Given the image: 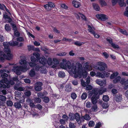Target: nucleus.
I'll return each mask as SVG.
<instances>
[{
    "mask_svg": "<svg viewBox=\"0 0 128 128\" xmlns=\"http://www.w3.org/2000/svg\"><path fill=\"white\" fill-rule=\"evenodd\" d=\"M66 68L69 69H71L72 72L74 74V76L75 78L78 77L80 78L82 76L84 78H86L87 76V72L86 71H83L82 66L80 64H78L76 66L74 65L71 64L70 61L64 60V70Z\"/></svg>",
    "mask_w": 128,
    "mask_h": 128,
    "instance_id": "obj_1",
    "label": "nucleus"
},
{
    "mask_svg": "<svg viewBox=\"0 0 128 128\" xmlns=\"http://www.w3.org/2000/svg\"><path fill=\"white\" fill-rule=\"evenodd\" d=\"M20 63L23 66H18L15 64L13 66V68L12 70L17 75H20L22 72L25 69L27 68V63L26 59H21L19 61Z\"/></svg>",
    "mask_w": 128,
    "mask_h": 128,
    "instance_id": "obj_2",
    "label": "nucleus"
},
{
    "mask_svg": "<svg viewBox=\"0 0 128 128\" xmlns=\"http://www.w3.org/2000/svg\"><path fill=\"white\" fill-rule=\"evenodd\" d=\"M107 67V65L104 63L101 62H99L97 63L94 66V68L100 71H103L105 70Z\"/></svg>",
    "mask_w": 128,
    "mask_h": 128,
    "instance_id": "obj_3",
    "label": "nucleus"
},
{
    "mask_svg": "<svg viewBox=\"0 0 128 128\" xmlns=\"http://www.w3.org/2000/svg\"><path fill=\"white\" fill-rule=\"evenodd\" d=\"M124 0H112V2L113 5H115L118 2L119 4L121 7L126 6V4L124 2Z\"/></svg>",
    "mask_w": 128,
    "mask_h": 128,
    "instance_id": "obj_4",
    "label": "nucleus"
},
{
    "mask_svg": "<svg viewBox=\"0 0 128 128\" xmlns=\"http://www.w3.org/2000/svg\"><path fill=\"white\" fill-rule=\"evenodd\" d=\"M43 84L42 83L40 82H36L35 84L34 89L36 91H41L42 89V86Z\"/></svg>",
    "mask_w": 128,
    "mask_h": 128,
    "instance_id": "obj_5",
    "label": "nucleus"
},
{
    "mask_svg": "<svg viewBox=\"0 0 128 128\" xmlns=\"http://www.w3.org/2000/svg\"><path fill=\"white\" fill-rule=\"evenodd\" d=\"M96 16L98 19H100L102 21L105 20L108 18L107 16L102 14H97L96 15Z\"/></svg>",
    "mask_w": 128,
    "mask_h": 128,
    "instance_id": "obj_6",
    "label": "nucleus"
},
{
    "mask_svg": "<svg viewBox=\"0 0 128 128\" xmlns=\"http://www.w3.org/2000/svg\"><path fill=\"white\" fill-rule=\"evenodd\" d=\"M55 5L52 2H48V4L44 5V8L48 10H50L52 8H54Z\"/></svg>",
    "mask_w": 128,
    "mask_h": 128,
    "instance_id": "obj_7",
    "label": "nucleus"
},
{
    "mask_svg": "<svg viewBox=\"0 0 128 128\" xmlns=\"http://www.w3.org/2000/svg\"><path fill=\"white\" fill-rule=\"evenodd\" d=\"M96 82L100 86H104L105 85L106 83L105 80H96Z\"/></svg>",
    "mask_w": 128,
    "mask_h": 128,
    "instance_id": "obj_8",
    "label": "nucleus"
},
{
    "mask_svg": "<svg viewBox=\"0 0 128 128\" xmlns=\"http://www.w3.org/2000/svg\"><path fill=\"white\" fill-rule=\"evenodd\" d=\"M4 80H5V82H6L8 84L7 86L8 88H10V84L11 85H13L14 84V82L12 80H9L7 78H4Z\"/></svg>",
    "mask_w": 128,
    "mask_h": 128,
    "instance_id": "obj_9",
    "label": "nucleus"
},
{
    "mask_svg": "<svg viewBox=\"0 0 128 128\" xmlns=\"http://www.w3.org/2000/svg\"><path fill=\"white\" fill-rule=\"evenodd\" d=\"M39 60V62L43 65H44L47 64V60L44 57L40 58Z\"/></svg>",
    "mask_w": 128,
    "mask_h": 128,
    "instance_id": "obj_10",
    "label": "nucleus"
},
{
    "mask_svg": "<svg viewBox=\"0 0 128 128\" xmlns=\"http://www.w3.org/2000/svg\"><path fill=\"white\" fill-rule=\"evenodd\" d=\"M122 99V95L120 94L116 95L114 98V100L116 102H120Z\"/></svg>",
    "mask_w": 128,
    "mask_h": 128,
    "instance_id": "obj_11",
    "label": "nucleus"
},
{
    "mask_svg": "<svg viewBox=\"0 0 128 128\" xmlns=\"http://www.w3.org/2000/svg\"><path fill=\"white\" fill-rule=\"evenodd\" d=\"M72 3L74 6L76 8H78L80 5V2L75 0H74L72 1Z\"/></svg>",
    "mask_w": 128,
    "mask_h": 128,
    "instance_id": "obj_12",
    "label": "nucleus"
},
{
    "mask_svg": "<svg viewBox=\"0 0 128 128\" xmlns=\"http://www.w3.org/2000/svg\"><path fill=\"white\" fill-rule=\"evenodd\" d=\"M8 76V74L6 73H4L3 74H1V76L2 78L1 80V82H5V80H4V78H7L6 77H7Z\"/></svg>",
    "mask_w": 128,
    "mask_h": 128,
    "instance_id": "obj_13",
    "label": "nucleus"
},
{
    "mask_svg": "<svg viewBox=\"0 0 128 128\" xmlns=\"http://www.w3.org/2000/svg\"><path fill=\"white\" fill-rule=\"evenodd\" d=\"M3 18L5 20H8V22L9 23H10L12 21V19L10 16H8L7 15L4 14L3 15Z\"/></svg>",
    "mask_w": 128,
    "mask_h": 128,
    "instance_id": "obj_14",
    "label": "nucleus"
},
{
    "mask_svg": "<svg viewBox=\"0 0 128 128\" xmlns=\"http://www.w3.org/2000/svg\"><path fill=\"white\" fill-rule=\"evenodd\" d=\"M88 31L92 34H94V30H95V28L94 27L92 28L91 26L89 25H88Z\"/></svg>",
    "mask_w": 128,
    "mask_h": 128,
    "instance_id": "obj_15",
    "label": "nucleus"
},
{
    "mask_svg": "<svg viewBox=\"0 0 128 128\" xmlns=\"http://www.w3.org/2000/svg\"><path fill=\"white\" fill-rule=\"evenodd\" d=\"M8 44L10 46H16L18 45V42L16 41L10 42H8Z\"/></svg>",
    "mask_w": 128,
    "mask_h": 128,
    "instance_id": "obj_16",
    "label": "nucleus"
},
{
    "mask_svg": "<svg viewBox=\"0 0 128 128\" xmlns=\"http://www.w3.org/2000/svg\"><path fill=\"white\" fill-rule=\"evenodd\" d=\"M97 97L94 96H92L91 98V100L93 104H96L97 102Z\"/></svg>",
    "mask_w": 128,
    "mask_h": 128,
    "instance_id": "obj_17",
    "label": "nucleus"
},
{
    "mask_svg": "<svg viewBox=\"0 0 128 128\" xmlns=\"http://www.w3.org/2000/svg\"><path fill=\"white\" fill-rule=\"evenodd\" d=\"M14 106L16 108L18 109L21 108L22 106L20 103L19 102H17L14 103Z\"/></svg>",
    "mask_w": 128,
    "mask_h": 128,
    "instance_id": "obj_18",
    "label": "nucleus"
},
{
    "mask_svg": "<svg viewBox=\"0 0 128 128\" xmlns=\"http://www.w3.org/2000/svg\"><path fill=\"white\" fill-rule=\"evenodd\" d=\"M75 116L74 120L75 119L76 121L78 122L79 121L80 119V114L78 113H76L74 114Z\"/></svg>",
    "mask_w": 128,
    "mask_h": 128,
    "instance_id": "obj_19",
    "label": "nucleus"
},
{
    "mask_svg": "<svg viewBox=\"0 0 128 128\" xmlns=\"http://www.w3.org/2000/svg\"><path fill=\"white\" fill-rule=\"evenodd\" d=\"M84 67L87 70L90 71L91 70V69H90V68L89 64L88 62H86L84 64Z\"/></svg>",
    "mask_w": 128,
    "mask_h": 128,
    "instance_id": "obj_20",
    "label": "nucleus"
},
{
    "mask_svg": "<svg viewBox=\"0 0 128 128\" xmlns=\"http://www.w3.org/2000/svg\"><path fill=\"white\" fill-rule=\"evenodd\" d=\"M118 74V73L117 72H113L111 75L110 77L111 79H113L116 77Z\"/></svg>",
    "mask_w": 128,
    "mask_h": 128,
    "instance_id": "obj_21",
    "label": "nucleus"
},
{
    "mask_svg": "<svg viewBox=\"0 0 128 128\" xmlns=\"http://www.w3.org/2000/svg\"><path fill=\"white\" fill-rule=\"evenodd\" d=\"M92 6L94 9L97 11L99 10L100 8L98 5L95 4H93Z\"/></svg>",
    "mask_w": 128,
    "mask_h": 128,
    "instance_id": "obj_22",
    "label": "nucleus"
},
{
    "mask_svg": "<svg viewBox=\"0 0 128 128\" xmlns=\"http://www.w3.org/2000/svg\"><path fill=\"white\" fill-rule=\"evenodd\" d=\"M65 91L68 92H70L72 90L71 87L70 85H66L65 87Z\"/></svg>",
    "mask_w": 128,
    "mask_h": 128,
    "instance_id": "obj_23",
    "label": "nucleus"
},
{
    "mask_svg": "<svg viewBox=\"0 0 128 128\" xmlns=\"http://www.w3.org/2000/svg\"><path fill=\"white\" fill-rule=\"evenodd\" d=\"M96 76L98 77H101L102 78H104V74H103L100 72H97L96 75Z\"/></svg>",
    "mask_w": 128,
    "mask_h": 128,
    "instance_id": "obj_24",
    "label": "nucleus"
},
{
    "mask_svg": "<svg viewBox=\"0 0 128 128\" xmlns=\"http://www.w3.org/2000/svg\"><path fill=\"white\" fill-rule=\"evenodd\" d=\"M33 55L36 58V59H37V60L38 61L40 58V54H39L38 52L34 53L33 54Z\"/></svg>",
    "mask_w": 128,
    "mask_h": 128,
    "instance_id": "obj_25",
    "label": "nucleus"
},
{
    "mask_svg": "<svg viewBox=\"0 0 128 128\" xmlns=\"http://www.w3.org/2000/svg\"><path fill=\"white\" fill-rule=\"evenodd\" d=\"M120 79L121 77L120 76H118L113 80V82L114 83H116L120 81Z\"/></svg>",
    "mask_w": 128,
    "mask_h": 128,
    "instance_id": "obj_26",
    "label": "nucleus"
},
{
    "mask_svg": "<svg viewBox=\"0 0 128 128\" xmlns=\"http://www.w3.org/2000/svg\"><path fill=\"white\" fill-rule=\"evenodd\" d=\"M106 89L105 88H103L100 89L99 91V94L100 95H101L106 91Z\"/></svg>",
    "mask_w": 128,
    "mask_h": 128,
    "instance_id": "obj_27",
    "label": "nucleus"
},
{
    "mask_svg": "<svg viewBox=\"0 0 128 128\" xmlns=\"http://www.w3.org/2000/svg\"><path fill=\"white\" fill-rule=\"evenodd\" d=\"M29 74L31 77H34L35 76V72L34 70H32L30 72Z\"/></svg>",
    "mask_w": 128,
    "mask_h": 128,
    "instance_id": "obj_28",
    "label": "nucleus"
},
{
    "mask_svg": "<svg viewBox=\"0 0 128 128\" xmlns=\"http://www.w3.org/2000/svg\"><path fill=\"white\" fill-rule=\"evenodd\" d=\"M87 96V94L86 92H84L82 94L81 98L82 100H85Z\"/></svg>",
    "mask_w": 128,
    "mask_h": 128,
    "instance_id": "obj_29",
    "label": "nucleus"
},
{
    "mask_svg": "<svg viewBox=\"0 0 128 128\" xmlns=\"http://www.w3.org/2000/svg\"><path fill=\"white\" fill-rule=\"evenodd\" d=\"M83 117L84 119L87 120H89L91 118L89 115L88 114H86Z\"/></svg>",
    "mask_w": 128,
    "mask_h": 128,
    "instance_id": "obj_30",
    "label": "nucleus"
},
{
    "mask_svg": "<svg viewBox=\"0 0 128 128\" xmlns=\"http://www.w3.org/2000/svg\"><path fill=\"white\" fill-rule=\"evenodd\" d=\"M47 63L49 65H52V64L53 62L52 59L50 58H48L47 60Z\"/></svg>",
    "mask_w": 128,
    "mask_h": 128,
    "instance_id": "obj_31",
    "label": "nucleus"
},
{
    "mask_svg": "<svg viewBox=\"0 0 128 128\" xmlns=\"http://www.w3.org/2000/svg\"><path fill=\"white\" fill-rule=\"evenodd\" d=\"M24 94L26 97H29L31 94V92L30 91L27 90L24 93Z\"/></svg>",
    "mask_w": 128,
    "mask_h": 128,
    "instance_id": "obj_32",
    "label": "nucleus"
},
{
    "mask_svg": "<svg viewBox=\"0 0 128 128\" xmlns=\"http://www.w3.org/2000/svg\"><path fill=\"white\" fill-rule=\"evenodd\" d=\"M69 118L71 120H74V114H69Z\"/></svg>",
    "mask_w": 128,
    "mask_h": 128,
    "instance_id": "obj_33",
    "label": "nucleus"
},
{
    "mask_svg": "<svg viewBox=\"0 0 128 128\" xmlns=\"http://www.w3.org/2000/svg\"><path fill=\"white\" fill-rule=\"evenodd\" d=\"M6 104L7 106H12L13 104L12 101L10 100H7L6 102Z\"/></svg>",
    "mask_w": 128,
    "mask_h": 128,
    "instance_id": "obj_34",
    "label": "nucleus"
},
{
    "mask_svg": "<svg viewBox=\"0 0 128 128\" xmlns=\"http://www.w3.org/2000/svg\"><path fill=\"white\" fill-rule=\"evenodd\" d=\"M38 96L40 98H43L44 96V92H40L38 94Z\"/></svg>",
    "mask_w": 128,
    "mask_h": 128,
    "instance_id": "obj_35",
    "label": "nucleus"
},
{
    "mask_svg": "<svg viewBox=\"0 0 128 128\" xmlns=\"http://www.w3.org/2000/svg\"><path fill=\"white\" fill-rule=\"evenodd\" d=\"M74 44L76 46H80L83 44H84V43L83 42H81L78 41H76L74 43Z\"/></svg>",
    "mask_w": 128,
    "mask_h": 128,
    "instance_id": "obj_36",
    "label": "nucleus"
},
{
    "mask_svg": "<svg viewBox=\"0 0 128 128\" xmlns=\"http://www.w3.org/2000/svg\"><path fill=\"white\" fill-rule=\"evenodd\" d=\"M109 99V97L107 96H104L103 97V100L105 102H107L108 101Z\"/></svg>",
    "mask_w": 128,
    "mask_h": 128,
    "instance_id": "obj_37",
    "label": "nucleus"
},
{
    "mask_svg": "<svg viewBox=\"0 0 128 128\" xmlns=\"http://www.w3.org/2000/svg\"><path fill=\"white\" fill-rule=\"evenodd\" d=\"M88 125L90 127L94 126L95 125L94 122L93 121H90L89 122Z\"/></svg>",
    "mask_w": 128,
    "mask_h": 128,
    "instance_id": "obj_38",
    "label": "nucleus"
},
{
    "mask_svg": "<svg viewBox=\"0 0 128 128\" xmlns=\"http://www.w3.org/2000/svg\"><path fill=\"white\" fill-rule=\"evenodd\" d=\"M5 28L6 31H8L10 30V27L9 24H6L5 26Z\"/></svg>",
    "mask_w": 128,
    "mask_h": 128,
    "instance_id": "obj_39",
    "label": "nucleus"
},
{
    "mask_svg": "<svg viewBox=\"0 0 128 128\" xmlns=\"http://www.w3.org/2000/svg\"><path fill=\"white\" fill-rule=\"evenodd\" d=\"M97 108V106L96 105H94L92 106L91 109L93 112H96Z\"/></svg>",
    "mask_w": 128,
    "mask_h": 128,
    "instance_id": "obj_40",
    "label": "nucleus"
},
{
    "mask_svg": "<svg viewBox=\"0 0 128 128\" xmlns=\"http://www.w3.org/2000/svg\"><path fill=\"white\" fill-rule=\"evenodd\" d=\"M6 55L7 56H6V58L7 60H10L12 58V54L11 53L9 54H8Z\"/></svg>",
    "mask_w": 128,
    "mask_h": 128,
    "instance_id": "obj_41",
    "label": "nucleus"
},
{
    "mask_svg": "<svg viewBox=\"0 0 128 128\" xmlns=\"http://www.w3.org/2000/svg\"><path fill=\"white\" fill-rule=\"evenodd\" d=\"M30 60L32 62H37L38 61L34 56H32L30 58Z\"/></svg>",
    "mask_w": 128,
    "mask_h": 128,
    "instance_id": "obj_42",
    "label": "nucleus"
},
{
    "mask_svg": "<svg viewBox=\"0 0 128 128\" xmlns=\"http://www.w3.org/2000/svg\"><path fill=\"white\" fill-rule=\"evenodd\" d=\"M13 28V30H14V32H16L17 30V28L16 25L13 23L11 24Z\"/></svg>",
    "mask_w": 128,
    "mask_h": 128,
    "instance_id": "obj_43",
    "label": "nucleus"
},
{
    "mask_svg": "<svg viewBox=\"0 0 128 128\" xmlns=\"http://www.w3.org/2000/svg\"><path fill=\"white\" fill-rule=\"evenodd\" d=\"M120 32L123 34L126 35H128V33L125 30H123L121 29H120L119 30Z\"/></svg>",
    "mask_w": 128,
    "mask_h": 128,
    "instance_id": "obj_44",
    "label": "nucleus"
},
{
    "mask_svg": "<svg viewBox=\"0 0 128 128\" xmlns=\"http://www.w3.org/2000/svg\"><path fill=\"white\" fill-rule=\"evenodd\" d=\"M43 98H44V102L45 103H48L50 101V99L48 97L45 96Z\"/></svg>",
    "mask_w": 128,
    "mask_h": 128,
    "instance_id": "obj_45",
    "label": "nucleus"
},
{
    "mask_svg": "<svg viewBox=\"0 0 128 128\" xmlns=\"http://www.w3.org/2000/svg\"><path fill=\"white\" fill-rule=\"evenodd\" d=\"M102 106L104 108L106 109L109 106L108 103H103Z\"/></svg>",
    "mask_w": 128,
    "mask_h": 128,
    "instance_id": "obj_46",
    "label": "nucleus"
},
{
    "mask_svg": "<svg viewBox=\"0 0 128 128\" xmlns=\"http://www.w3.org/2000/svg\"><path fill=\"white\" fill-rule=\"evenodd\" d=\"M34 102L36 103H40L41 102V99L39 98H35L34 100Z\"/></svg>",
    "mask_w": 128,
    "mask_h": 128,
    "instance_id": "obj_47",
    "label": "nucleus"
},
{
    "mask_svg": "<svg viewBox=\"0 0 128 128\" xmlns=\"http://www.w3.org/2000/svg\"><path fill=\"white\" fill-rule=\"evenodd\" d=\"M71 96L72 99L74 100L76 99L77 96L75 93L72 92L71 94Z\"/></svg>",
    "mask_w": 128,
    "mask_h": 128,
    "instance_id": "obj_48",
    "label": "nucleus"
},
{
    "mask_svg": "<svg viewBox=\"0 0 128 128\" xmlns=\"http://www.w3.org/2000/svg\"><path fill=\"white\" fill-rule=\"evenodd\" d=\"M100 4L102 6H106V4L104 0H99Z\"/></svg>",
    "mask_w": 128,
    "mask_h": 128,
    "instance_id": "obj_49",
    "label": "nucleus"
},
{
    "mask_svg": "<svg viewBox=\"0 0 128 128\" xmlns=\"http://www.w3.org/2000/svg\"><path fill=\"white\" fill-rule=\"evenodd\" d=\"M6 98L5 96L3 95H0V100L2 101H4L6 100Z\"/></svg>",
    "mask_w": 128,
    "mask_h": 128,
    "instance_id": "obj_50",
    "label": "nucleus"
},
{
    "mask_svg": "<svg viewBox=\"0 0 128 128\" xmlns=\"http://www.w3.org/2000/svg\"><path fill=\"white\" fill-rule=\"evenodd\" d=\"M30 62L29 63V65L31 67H33L35 66L36 65V64L35 62Z\"/></svg>",
    "mask_w": 128,
    "mask_h": 128,
    "instance_id": "obj_51",
    "label": "nucleus"
},
{
    "mask_svg": "<svg viewBox=\"0 0 128 128\" xmlns=\"http://www.w3.org/2000/svg\"><path fill=\"white\" fill-rule=\"evenodd\" d=\"M92 96H94L96 97V96L98 94V93L95 90H92Z\"/></svg>",
    "mask_w": 128,
    "mask_h": 128,
    "instance_id": "obj_52",
    "label": "nucleus"
},
{
    "mask_svg": "<svg viewBox=\"0 0 128 128\" xmlns=\"http://www.w3.org/2000/svg\"><path fill=\"white\" fill-rule=\"evenodd\" d=\"M92 105L91 102H88L86 103V106L88 108H90Z\"/></svg>",
    "mask_w": 128,
    "mask_h": 128,
    "instance_id": "obj_53",
    "label": "nucleus"
},
{
    "mask_svg": "<svg viewBox=\"0 0 128 128\" xmlns=\"http://www.w3.org/2000/svg\"><path fill=\"white\" fill-rule=\"evenodd\" d=\"M86 90H90L92 88V86L90 85H86Z\"/></svg>",
    "mask_w": 128,
    "mask_h": 128,
    "instance_id": "obj_54",
    "label": "nucleus"
},
{
    "mask_svg": "<svg viewBox=\"0 0 128 128\" xmlns=\"http://www.w3.org/2000/svg\"><path fill=\"white\" fill-rule=\"evenodd\" d=\"M111 45L112 46V47L114 48H119V46L117 44H115L112 43Z\"/></svg>",
    "mask_w": 128,
    "mask_h": 128,
    "instance_id": "obj_55",
    "label": "nucleus"
},
{
    "mask_svg": "<svg viewBox=\"0 0 128 128\" xmlns=\"http://www.w3.org/2000/svg\"><path fill=\"white\" fill-rule=\"evenodd\" d=\"M58 76L60 78L63 77L64 76V72H59L58 74Z\"/></svg>",
    "mask_w": 128,
    "mask_h": 128,
    "instance_id": "obj_56",
    "label": "nucleus"
},
{
    "mask_svg": "<svg viewBox=\"0 0 128 128\" xmlns=\"http://www.w3.org/2000/svg\"><path fill=\"white\" fill-rule=\"evenodd\" d=\"M28 49L29 50H34L35 47L33 46L30 45L29 46H28Z\"/></svg>",
    "mask_w": 128,
    "mask_h": 128,
    "instance_id": "obj_57",
    "label": "nucleus"
},
{
    "mask_svg": "<svg viewBox=\"0 0 128 128\" xmlns=\"http://www.w3.org/2000/svg\"><path fill=\"white\" fill-rule=\"evenodd\" d=\"M81 14L80 13H75L74 14L75 16L78 19H80L81 16Z\"/></svg>",
    "mask_w": 128,
    "mask_h": 128,
    "instance_id": "obj_58",
    "label": "nucleus"
},
{
    "mask_svg": "<svg viewBox=\"0 0 128 128\" xmlns=\"http://www.w3.org/2000/svg\"><path fill=\"white\" fill-rule=\"evenodd\" d=\"M104 74V78L105 77H108L109 76L110 74V72H104L103 73Z\"/></svg>",
    "mask_w": 128,
    "mask_h": 128,
    "instance_id": "obj_59",
    "label": "nucleus"
},
{
    "mask_svg": "<svg viewBox=\"0 0 128 128\" xmlns=\"http://www.w3.org/2000/svg\"><path fill=\"white\" fill-rule=\"evenodd\" d=\"M16 40L17 41L19 42H23L24 41V39L22 37H20L17 38Z\"/></svg>",
    "mask_w": 128,
    "mask_h": 128,
    "instance_id": "obj_60",
    "label": "nucleus"
},
{
    "mask_svg": "<svg viewBox=\"0 0 128 128\" xmlns=\"http://www.w3.org/2000/svg\"><path fill=\"white\" fill-rule=\"evenodd\" d=\"M69 125L70 128H75L76 127L74 124L71 122L70 123Z\"/></svg>",
    "mask_w": 128,
    "mask_h": 128,
    "instance_id": "obj_61",
    "label": "nucleus"
},
{
    "mask_svg": "<svg viewBox=\"0 0 128 128\" xmlns=\"http://www.w3.org/2000/svg\"><path fill=\"white\" fill-rule=\"evenodd\" d=\"M2 83H3V84H2V88H8L7 86V84L5 82H1Z\"/></svg>",
    "mask_w": 128,
    "mask_h": 128,
    "instance_id": "obj_62",
    "label": "nucleus"
},
{
    "mask_svg": "<svg viewBox=\"0 0 128 128\" xmlns=\"http://www.w3.org/2000/svg\"><path fill=\"white\" fill-rule=\"evenodd\" d=\"M53 61L54 64H58L59 63L58 60L56 58H54L53 59Z\"/></svg>",
    "mask_w": 128,
    "mask_h": 128,
    "instance_id": "obj_63",
    "label": "nucleus"
},
{
    "mask_svg": "<svg viewBox=\"0 0 128 128\" xmlns=\"http://www.w3.org/2000/svg\"><path fill=\"white\" fill-rule=\"evenodd\" d=\"M106 40L111 44L113 43L112 39L110 37L107 38L106 39Z\"/></svg>",
    "mask_w": 128,
    "mask_h": 128,
    "instance_id": "obj_64",
    "label": "nucleus"
}]
</instances>
